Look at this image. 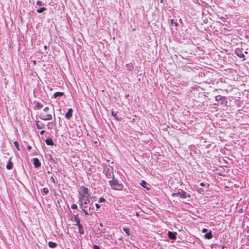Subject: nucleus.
<instances>
[{
	"label": "nucleus",
	"mask_w": 249,
	"mask_h": 249,
	"mask_svg": "<svg viewBox=\"0 0 249 249\" xmlns=\"http://www.w3.org/2000/svg\"><path fill=\"white\" fill-rule=\"evenodd\" d=\"M42 107H43V106L39 102H37L36 103V108L37 109H38V110L40 109L41 108H42Z\"/></svg>",
	"instance_id": "nucleus-23"
},
{
	"label": "nucleus",
	"mask_w": 249,
	"mask_h": 249,
	"mask_svg": "<svg viewBox=\"0 0 249 249\" xmlns=\"http://www.w3.org/2000/svg\"><path fill=\"white\" fill-rule=\"evenodd\" d=\"M78 227L79 233H80L81 234H84V231L83 226L82 225H80L78 226Z\"/></svg>",
	"instance_id": "nucleus-20"
},
{
	"label": "nucleus",
	"mask_w": 249,
	"mask_h": 249,
	"mask_svg": "<svg viewBox=\"0 0 249 249\" xmlns=\"http://www.w3.org/2000/svg\"><path fill=\"white\" fill-rule=\"evenodd\" d=\"M13 163L10 160L9 161L7 164L6 165V168L8 170L12 169L13 168Z\"/></svg>",
	"instance_id": "nucleus-19"
},
{
	"label": "nucleus",
	"mask_w": 249,
	"mask_h": 249,
	"mask_svg": "<svg viewBox=\"0 0 249 249\" xmlns=\"http://www.w3.org/2000/svg\"><path fill=\"white\" fill-rule=\"evenodd\" d=\"M79 194L80 195L79 198L82 199H83V198L90 197L88 188L83 186L80 187Z\"/></svg>",
	"instance_id": "nucleus-3"
},
{
	"label": "nucleus",
	"mask_w": 249,
	"mask_h": 249,
	"mask_svg": "<svg viewBox=\"0 0 249 249\" xmlns=\"http://www.w3.org/2000/svg\"><path fill=\"white\" fill-rule=\"evenodd\" d=\"M105 199L104 197H100L99 200V202L101 203L105 201Z\"/></svg>",
	"instance_id": "nucleus-31"
},
{
	"label": "nucleus",
	"mask_w": 249,
	"mask_h": 249,
	"mask_svg": "<svg viewBox=\"0 0 249 249\" xmlns=\"http://www.w3.org/2000/svg\"><path fill=\"white\" fill-rule=\"evenodd\" d=\"M51 180H52V181L54 183H55V181L54 178H53V177H52V176L51 177Z\"/></svg>",
	"instance_id": "nucleus-36"
},
{
	"label": "nucleus",
	"mask_w": 249,
	"mask_h": 249,
	"mask_svg": "<svg viewBox=\"0 0 249 249\" xmlns=\"http://www.w3.org/2000/svg\"><path fill=\"white\" fill-rule=\"evenodd\" d=\"M45 132V130H41L40 132V134L41 135H43L44 134V133Z\"/></svg>",
	"instance_id": "nucleus-37"
},
{
	"label": "nucleus",
	"mask_w": 249,
	"mask_h": 249,
	"mask_svg": "<svg viewBox=\"0 0 249 249\" xmlns=\"http://www.w3.org/2000/svg\"><path fill=\"white\" fill-rule=\"evenodd\" d=\"M45 142L48 145L52 146L54 145V142L51 138H48L45 140Z\"/></svg>",
	"instance_id": "nucleus-13"
},
{
	"label": "nucleus",
	"mask_w": 249,
	"mask_h": 249,
	"mask_svg": "<svg viewBox=\"0 0 249 249\" xmlns=\"http://www.w3.org/2000/svg\"><path fill=\"white\" fill-rule=\"evenodd\" d=\"M171 23L172 25H174L176 27L178 26V24L177 22L175 21L174 19H172L171 20Z\"/></svg>",
	"instance_id": "nucleus-26"
},
{
	"label": "nucleus",
	"mask_w": 249,
	"mask_h": 249,
	"mask_svg": "<svg viewBox=\"0 0 249 249\" xmlns=\"http://www.w3.org/2000/svg\"><path fill=\"white\" fill-rule=\"evenodd\" d=\"M215 100L216 102V103H214L215 105L220 104L225 106H227V100L225 96H222L220 95H217L215 97Z\"/></svg>",
	"instance_id": "nucleus-5"
},
{
	"label": "nucleus",
	"mask_w": 249,
	"mask_h": 249,
	"mask_svg": "<svg viewBox=\"0 0 249 249\" xmlns=\"http://www.w3.org/2000/svg\"><path fill=\"white\" fill-rule=\"evenodd\" d=\"M74 220L76 222V224H75V225H76V226H79L80 225H81L80 224V218H79L78 217V215H75V218H74Z\"/></svg>",
	"instance_id": "nucleus-15"
},
{
	"label": "nucleus",
	"mask_w": 249,
	"mask_h": 249,
	"mask_svg": "<svg viewBox=\"0 0 249 249\" xmlns=\"http://www.w3.org/2000/svg\"><path fill=\"white\" fill-rule=\"evenodd\" d=\"M247 240L249 241V235H248L247 237Z\"/></svg>",
	"instance_id": "nucleus-44"
},
{
	"label": "nucleus",
	"mask_w": 249,
	"mask_h": 249,
	"mask_svg": "<svg viewBox=\"0 0 249 249\" xmlns=\"http://www.w3.org/2000/svg\"><path fill=\"white\" fill-rule=\"evenodd\" d=\"M90 210H91V207L90 206V207L89 208V212H90Z\"/></svg>",
	"instance_id": "nucleus-45"
},
{
	"label": "nucleus",
	"mask_w": 249,
	"mask_h": 249,
	"mask_svg": "<svg viewBox=\"0 0 249 249\" xmlns=\"http://www.w3.org/2000/svg\"><path fill=\"white\" fill-rule=\"evenodd\" d=\"M172 196H179L180 197H181L182 198H185L187 197V194L184 191H183L181 189H180L179 190H178V192L173 193L172 194Z\"/></svg>",
	"instance_id": "nucleus-6"
},
{
	"label": "nucleus",
	"mask_w": 249,
	"mask_h": 249,
	"mask_svg": "<svg viewBox=\"0 0 249 249\" xmlns=\"http://www.w3.org/2000/svg\"><path fill=\"white\" fill-rule=\"evenodd\" d=\"M39 117L40 119L44 120V121L51 120L53 118L52 115L51 114H47V115H43V113L40 114Z\"/></svg>",
	"instance_id": "nucleus-7"
},
{
	"label": "nucleus",
	"mask_w": 249,
	"mask_h": 249,
	"mask_svg": "<svg viewBox=\"0 0 249 249\" xmlns=\"http://www.w3.org/2000/svg\"><path fill=\"white\" fill-rule=\"evenodd\" d=\"M52 124V123H51V122L49 123L48 124L47 126H48V128H49V126H50V125L51 124Z\"/></svg>",
	"instance_id": "nucleus-42"
},
{
	"label": "nucleus",
	"mask_w": 249,
	"mask_h": 249,
	"mask_svg": "<svg viewBox=\"0 0 249 249\" xmlns=\"http://www.w3.org/2000/svg\"><path fill=\"white\" fill-rule=\"evenodd\" d=\"M126 68L128 71H132V70L133 69V64L131 63H129V64H127L126 65Z\"/></svg>",
	"instance_id": "nucleus-17"
},
{
	"label": "nucleus",
	"mask_w": 249,
	"mask_h": 249,
	"mask_svg": "<svg viewBox=\"0 0 249 249\" xmlns=\"http://www.w3.org/2000/svg\"><path fill=\"white\" fill-rule=\"evenodd\" d=\"M168 237L170 239H172V240H175L176 239V235H177V233L176 232H172V231H169L168 232Z\"/></svg>",
	"instance_id": "nucleus-10"
},
{
	"label": "nucleus",
	"mask_w": 249,
	"mask_h": 249,
	"mask_svg": "<svg viewBox=\"0 0 249 249\" xmlns=\"http://www.w3.org/2000/svg\"><path fill=\"white\" fill-rule=\"evenodd\" d=\"M141 185L143 187L146 188L147 190H149V187L147 186V182L144 180H142L141 183Z\"/></svg>",
	"instance_id": "nucleus-21"
},
{
	"label": "nucleus",
	"mask_w": 249,
	"mask_h": 249,
	"mask_svg": "<svg viewBox=\"0 0 249 249\" xmlns=\"http://www.w3.org/2000/svg\"><path fill=\"white\" fill-rule=\"evenodd\" d=\"M48 246L51 248H54L57 246V244L54 242L50 241L48 243Z\"/></svg>",
	"instance_id": "nucleus-18"
},
{
	"label": "nucleus",
	"mask_w": 249,
	"mask_h": 249,
	"mask_svg": "<svg viewBox=\"0 0 249 249\" xmlns=\"http://www.w3.org/2000/svg\"><path fill=\"white\" fill-rule=\"evenodd\" d=\"M64 94V93L62 92H56L54 94L53 97L54 98H56L58 97L63 96Z\"/></svg>",
	"instance_id": "nucleus-16"
},
{
	"label": "nucleus",
	"mask_w": 249,
	"mask_h": 249,
	"mask_svg": "<svg viewBox=\"0 0 249 249\" xmlns=\"http://www.w3.org/2000/svg\"><path fill=\"white\" fill-rule=\"evenodd\" d=\"M109 183L112 189L115 190H122L124 187L123 184L121 183L117 179L114 178L109 180Z\"/></svg>",
	"instance_id": "nucleus-2"
},
{
	"label": "nucleus",
	"mask_w": 249,
	"mask_h": 249,
	"mask_svg": "<svg viewBox=\"0 0 249 249\" xmlns=\"http://www.w3.org/2000/svg\"><path fill=\"white\" fill-rule=\"evenodd\" d=\"M46 10V8L43 7H41V8H40L39 9H37L36 10V12L38 13H41Z\"/></svg>",
	"instance_id": "nucleus-25"
},
{
	"label": "nucleus",
	"mask_w": 249,
	"mask_h": 249,
	"mask_svg": "<svg viewBox=\"0 0 249 249\" xmlns=\"http://www.w3.org/2000/svg\"><path fill=\"white\" fill-rule=\"evenodd\" d=\"M44 49H45V50H46V49H47V46L45 45V46H44Z\"/></svg>",
	"instance_id": "nucleus-43"
},
{
	"label": "nucleus",
	"mask_w": 249,
	"mask_h": 249,
	"mask_svg": "<svg viewBox=\"0 0 249 249\" xmlns=\"http://www.w3.org/2000/svg\"><path fill=\"white\" fill-rule=\"evenodd\" d=\"M89 197L83 198V199L79 198V202L80 205V207L84 212L86 215L89 214V213L86 209L88 208V204H90V201L89 199Z\"/></svg>",
	"instance_id": "nucleus-1"
},
{
	"label": "nucleus",
	"mask_w": 249,
	"mask_h": 249,
	"mask_svg": "<svg viewBox=\"0 0 249 249\" xmlns=\"http://www.w3.org/2000/svg\"><path fill=\"white\" fill-rule=\"evenodd\" d=\"M104 173L107 178L112 179L114 178L113 168L111 166L106 167L104 170Z\"/></svg>",
	"instance_id": "nucleus-4"
},
{
	"label": "nucleus",
	"mask_w": 249,
	"mask_h": 249,
	"mask_svg": "<svg viewBox=\"0 0 249 249\" xmlns=\"http://www.w3.org/2000/svg\"><path fill=\"white\" fill-rule=\"evenodd\" d=\"M207 231H208V230L207 229H205V228L203 229L202 230V232L203 233L206 232Z\"/></svg>",
	"instance_id": "nucleus-34"
},
{
	"label": "nucleus",
	"mask_w": 249,
	"mask_h": 249,
	"mask_svg": "<svg viewBox=\"0 0 249 249\" xmlns=\"http://www.w3.org/2000/svg\"><path fill=\"white\" fill-rule=\"evenodd\" d=\"M73 110L72 108H69L68 112L65 114V118L67 120H70L72 116Z\"/></svg>",
	"instance_id": "nucleus-9"
},
{
	"label": "nucleus",
	"mask_w": 249,
	"mask_h": 249,
	"mask_svg": "<svg viewBox=\"0 0 249 249\" xmlns=\"http://www.w3.org/2000/svg\"><path fill=\"white\" fill-rule=\"evenodd\" d=\"M34 64H36V61H34Z\"/></svg>",
	"instance_id": "nucleus-49"
},
{
	"label": "nucleus",
	"mask_w": 249,
	"mask_h": 249,
	"mask_svg": "<svg viewBox=\"0 0 249 249\" xmlns=\"http://www.w3.org/2000/svg\"><path fill=\"white\" fill-rule=\"evenodd\" d=\"M14 145L15 146V147H16V148L19 151L20 150V148H19V144L18 143V142L17 141H15L14 142Z\"/></svg>",
	"instance_id": "nucleus-27"
},
{
	"label": "nucleus",
	"mask_w": 249,
	"mask_h": 249,
	"mask_svg": "<svg viewBox=\"0 0 249 249\" xmlns=\"http://www.w3.org/2000/svg\"><path fill=\"white\" fill-rule=\"evenodd\" d=\"M221 18V19H222V18H223V17H221V18Z\"/></svg>",
	"instance_id": "nucleus-50"
},
{
	"label": "nucleus",
	"mask_w": 249,
	"mask_h": 249,
	"mask_svg": "<svg viewBox=\"0 0 249 249\" xmlns=\"http://www.w3.org/2000/svg\"><path fill=\"white\" fill-rule=\"evenodd\" d=\"M196 190L199 193H202L204 192L203 189L199 188L198 187L197 188Z\"/></svg>",
	"instance_id": "nucleus-30"
},
{
	"label": "nucleus",
	"mask_w": 249,
	"mask_h": 249,
	"mask_svg": "<svg viewBox=\"0 0 249 249\" xmlns=\"http://www.w3.org/2000/svg\"><path fill=\"white\" fill-rule=\"evenodd\" d=\"M53 116H54V117H55V114H54V113H53Z\"/></svg>",
	"instance_id": "nucleus-52"
},
{
	"label": "nucleus",
	"mask_w": 249,
	"mask_h": 249,
	"mask_svg": "<svg viewBox=\"0 0 249 249\" xmlns=\"http://www.w3.org/2000/svg\"><path fill=\"white\" fill-rule=\"evenodd\" d=\"M219 247L221 248L222 249H224L225 248L224 246H219Z\"/></svg>",
	"instance_id": "nucleus-41"
},
{
	"label": "nucleus",
	"mask_w": 249,
	"mask_h": 249,
	"mask_svg": "<svg viewBox=\"0 0 249 249\" xmlns=\"http://www.w3.org/2000/svg\"><path fill=\"white\" fill-rule=\"evenodd\" d=\"M235 54L239 56L240 58L244 57L245 55L243 52L242 48H237L235 51Z\"/></svg>",
	"instance_id": "nucleus-8"
},
{
	"label": "nucleus",
	"mask_w": 249,
	"mask_h": 249,
	"mask_svg": "<svg viewBox=\"0 0 249 249\" xmlns=\"http://www.w3.org/2000/svg\"><path fill=\"white\" fill-rule=\"evenodd\" d=\"M49 110V107H45L43 109V111H44V112H47Z\"/></svg>",
	"instance_id": "nucleus-33"
},
{
	"label": "nucleus",
	"mask_w": 249,
	"mask_h": 249,
	"mask_svg": "<svg viewBox=\"0 0 249 249\" xmlns=\"http://www.w3.org/2000/svg\"><path fill=\"white\" fill-rule=\"evenodd\" d=\"M36 124L38 129H42L45 128V125L42 123H40L38 121H36Z\"/></svg>",
	"instance_id": "nucleus-12"
},
{
	"label": "nucleus",
	"mask_w": 249,
	"mask_h": 249,
	"mask_svg": "<svg viewBox=\"0 0 249 249\" xmlns=\"http://www.w3.org/2000/svg\"><path fill=\"white\" fill-rule=\"evenodd\" d=\"M244 53H248V52L247 51H245Z\"/></svg>",
	"instance_id": "nucleus-48"
},
{
	"label": "nucleus",
	"mask_w": 249,
	"mask_h": 249,
	"mask_svg": "<svg viewBox=\"0 0 249 249\" xmlns=\"http://www.w3.org/2000/svg\"><path fill=\"white\" fill-rule=\"evenodd\" d=\"M100 225L101 227H103V224L101 223L100 224Z\"/></svg>",
	"instance_id": "nucleus-47"
},
{
	"label": "nucleus",
	"mask_w": 249,
	"mask_h": 249,
	"mask_svg": "<svg viewBox=\"0 0 249 249\" xmlns=\"http://www.w3.org/2000/svg\"><path fill=\"white\" fill-rule=\"evenodd\" d=\"M111 114L113 116H114L115 118V119L117 120L118 121H121V118L119 119L117 117V113L113 111H112Z\"/></svg>",
	"instance_id": "nucleus-24"
},
{
	"label": "nucleus",
	"mask_w": 249,
	"mask_h": 249,
	"mask_svg": "<svg viewBox=\"0 0 249 249\" xmlns=\"http://www.w3.org/2000/svg\"><path fill=\"white\" fill-rule=\"evenodd\" d=\"M34 165L36 168H38L40 166V162L39 161V160L37 158L34 159Z\"/></svg>",
	"instance_id": "nucleus-11"
},
{
	"label": "nucleus",
	"mask_w": 249,
	"mask_h": 249,
	"mask_svg": "<svg viewBox=\"0 0 249 249\" xmlns=\"http://www.w3.org/2000/svg\"><path fill=\"white\" fill-rule=\"evenodd\" d=\"M136 215L138 216L139 215V213H136Z\"/></svg>",
	"instance_id": "nucleus-46"
},
{
	"label": "nucleus",
	"mask_w": 249,
	"mask_h": 249,
	"mask_svg": "<svg viewBox=\"0 0 249 249\" xmlns=\"http://www.w3.org/2000/svg\"><path fill=\"white\" fill-rule=\"evenodd\" d=\"M92 203H91V204H90V205L92 206Z\"/></svg>",
	"instance_id": "nucleus-51"
},
{
	"label": "nucleus",
	"mask_w": 249,
	"mask_h": 249,
	"mask_svg": "<svg viewBox=\"0 0 249 249\" xmlns=\"http://www.w3.org/2000/svg\"><path fill=\"white\" fill-rule=\"evenodd\" d=\"M36 4L37 6H42L43 5V3L40 0H37L36 2Z\"/></svg>",
	"instance_id": "nucleus-29"
},
{
	"label": "nucleus",
	"mask_w": 249,
	"mask_h": 249,
	"mask_svg": "<svg viewBox=\"0 0 249 249\" xmlns=\"http://www.w3.org/2000/svg\"><path fill=\"white\" fill-rule=\"evenodd\" d=\"M43 192L45 195H46L49 193V190L47 188H44L43 189Z\"/></svg>",
	"instance_id": "nucleus-28"
},
{
	"label": "nucleus",
	"mask_w": 249,
	"mask_h": 249,
	"mask_svg": "<svg viewBox=\"0 0 249 249\" xmlns=\"http://www.w3.org/2000/svg\"><path fill=\"white\" fill-rule=\"evenodd\" d=\"M123 231L125 232V233L127 235V236L130 235V229L128 228H124Z\"/></svg>",
	"instance_id": "nucleus-22"
},
{
	"label": "nucleus",
	"mask_w": 249,
	"mask_h": 249,
	"mask_svg": "<svg viewBox=\"0 0 249 249\" xmlns=\"http://www.w3.org/2000/svg\"><path fill=\"white\" fill-rule=\"evenodd\" d=\"M93 249H100L99 247L98 246H97V245H94L93 246Z\"/></svg>",
	"instance_id": "nucleus-35"
},
{
	"label": "nucleus",
	"mask_w": 249,
	"mask_h": 249,
	"mask_svg": "<svg viewBox=\"0 0 249 249\" xmlns=\"http://www.w3.org/2000/svg\"><path fill=\"white\" fill-rule=\"evenodd\" d=\"M204 237L207 239H211L212 238V237H213L212 231H210L208 233H206L204 235Z\"/></svg>",
	"instance_id": "nucleus-14"
},
{
	"label": "nucleus",
	"mask_w": 249,
	"mask_h": 249,
	"mask_svg": "<svg viewBox=\"0 0 249 249\" xmlns=\"http://www.w3.org/2000/svg\"><path fill=\"white\" fill-rule=\"evenodd\" d=\"M27 149H28V150H30L32 149V146H30V145H28L27 146Z\"/></svg>",
	"instance_id": "nucleus-39"
},
{
	"label": "nucleus",
	"mask_w": 249,
	"mask_h": 249,
	"mask_svg": "<svg viewBox=\"0 0 249 249\" xmlns=\"http://www.w3.org/2000/svg\"><path fill=\"white\" fill-rule=\"evenodd\" d=\"M95 206L97 209H99V208H100V206L98 204H95Z\"/></svg>",
	"instance_id": "nucleus-38"
},
{
	"label": "nucleus",
	"mask_w": 249,
	"mask_h": 249,
	"mask_svg": "<svg viewBox=\"0 0 249 249\" xmlns=\"http://www.w3.org/2000/svg\"><path fill=\"white\" fill-rule=\"evenodd\" d=\"M71 208L72 209H76L77 208V206L76 204H74L71 206Z\"/></svg>",
	"instance_id": "nucleus-32"
},
{
	"label": "nucleus",
	"mask_w": 249,
	"mask_h": 249,
	"mask_svg": "<svg viewBox=\"0 0 249 249\" xmlns=\"http://www.w3.org/2000/svg\"><path fill=\"white\" fill-rule=\"evenodd\" d=\"M200 185L201 186H204L205 185V184L203 182L200 183Z\"/></svg>",
	"instance_id": "nucleus-40"
}]
</instances>
